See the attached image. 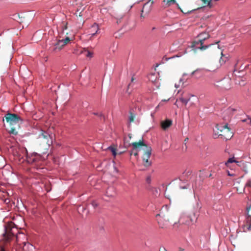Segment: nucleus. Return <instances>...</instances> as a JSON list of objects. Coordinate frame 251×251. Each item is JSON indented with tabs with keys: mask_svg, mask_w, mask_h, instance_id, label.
Returning <instances> with one entry per match:
<instances>
[{
	"mask_svg": "<svg viewBox=\"0 0 251 251\" xmlns=\"http://www.w3.org/2000/svg\"><path fill=\"white\" fill-rule=\"evenodd\" d=\"M9 133H10V134L16 135L17 134L18 132L14 128L11 127V129L9 131Z\"/></svg>",
	"mask_w": 251,
	"mask_h": 251,
	"instance_id": "a878e982",
	"label": "nucleus"
},
{
	"mask_svg": "<svg viewBox=\"0 0 251 251\" xmlns=\"http://www.w3.org/2000/svg\"><path fill=\"white\" fill-rule=\"evenodd\" d=\"M175 87L176 88H178L179 87V85L177 84H175Z\"/></svg>",
	"mask_w": 251,
	"mask_h": 251,
	"instance_id": "37998d69",
	"label": "nucleus"
},
{
	"mask_svg": "<svg viewBox=\"0 0 251 251\" xmlns=\"http://www.w3.org/2000/svg\"><path fill=\"white\" fill-rule=\"evenodd\" d=\"M226 138V140H228V139H229V138H226H226Z\"/></svg>",
	"mask_w": 251,
	"mask_h": 251,
	"instance_id": "3c124183",
	"label": "nucleus"
},
{
	"mask_svg": "<svg viewBox=\"0 0 251 251\" xmlns=\"http://www.w3.org/2000/svg\"><path fill=\"white\" fill-rule=\"evenodd\" d=\"M146 181L148 184H151V176H148L147 177Z\"/></svg>",
	"mask_w": 251,
	"mask_h": 251,
	"instance_id": "c756f323",
	"label": "nucleus"
},
{
	"mask_svg": "<svg viewBox=\"0 0 251 251\" xmlns=\"http://www.w3.org/2000/svg\"><path fill=\"white\" fill-rule=\"evenodd\" d=\"M199 71V69H197L195 71H193L192 73H191V75H194L196 72H198Z\"/></svg>",
	"mask_w": 251,
	"mask_h": 251,
	"instance_id": "f704fd0d",
	"label": "nucleus"
},
{
	"mask_svg": "<svg viewBox=\"0 0 251 251\" xmlns=\"http://www.w3.org/2000/svg\"><path fill=\"white\" fill-rule=\"evenodd\" d=\"M91 204L94 208L97 207L98 205V203L95 201H93L91 203Z\"/></svg>",
	"mask_w": 251,
	"mask_h": 251,
	"instance_id": "7c9ffc66",
	"label": "nucleus"
},
{
	"mask_svg": "<svg viewBox=\"0 0 251 251\" xmlns=\"http://www.w3.org/2000/svg\"><path fill=\"white\" fill-rule=\"evenodd\" d=\"M133 80H134L133 77H132V78H131V81H132V82H133Z\"/></svg>",
	"mask_w": 251,
	"mask_h": 251,
	"instance_id": "09e8293b",
	"label": "nucleus"
},
{
	"mask_svg": "<svg viewBox=\"0 0 251 251\" xmlns=\"http://www.w3.org/2000/svg\"><path fill=\"white\" fill-rule=\"evenodd\" d=\"M38 139L39 142L43 143L44 151L41 153L45 154L52 144V136L47 132L42 130L39 135Z\"/></svg>",
	"mask_w": 251,
	"mask_h": 251,
	"instance_id": "7ed1b4c3",
	"label": "nucleus"
},
{
	"mask_svg": "<svg viewBox=\"0 0 251 251\" xmlns=\"http://www.w3.org/2000/svg\"><path fill=\"white\" fill-rule=\"evenodd\" d=\"M219 42V41L216 42L215 43V44H218Z\"/></svg>",
	"mask_w": 251,
	"mask_h": 251,
	"instance_id": "603ef678",
	"label": "nucleus"
},
{
	"mask_svg": "<svg viewBox=\"0 0 251 251\" xmlns=\"http://www.w3.org/2000/svg\"><path fill=\"white\" fill-rule=\"evenodd\" d=\"M159 251H167L166 249L164 247H161L160 248Z\"/></svg>",
	"mask_w": 251,
	"mask_h": 251,
	"instance_id": "c9c22d12",
	"label": "nucleus"
},
{
	"mask_svg": "<svg viewBox=\"0 0 251 251\" xmlns=\"http://www.w3.org/2000/svg\"><path fill=\"white\" fill-rule=\"evenodd\" d=\"M0 251H6V250L4 248H1Z\"/></svg>",
	"mask_w": 251,
	"mask_h": 251,
	"instance_id": "79ce46f5",
	"label": "nucleus"
},
{
	"mask_svg": "<svg viewBox=\"0 0 251 251\" xmlns=\"http://www.w3.org/2000/svg\"><path fill=\"white\" fill-rule=\"evenodd\" d=\"M66 28H67V26H65V29H66Z\"/></svg>",
	"mask_w": 251,
	"mask_h": 251,
	"instance_id": "6e6d98bb",
	"label": "nucleus"
},
{
	"mask_svg": "<svg viewBox=\"0 0 251 251\" xmlns=\"http://www.w3.org/2000/svg\"><path fill=\"white\" fill-rule=\"evenodd\" d=\"M209 35L206 33H201L198 35V40H195L194 41L193 44L194 46H196L198 45L199 43L201 45V46L198 48V49L201 50H205L211 46L214 45L213 44H210L207 45H203L204 41L209 38Z\"/></svg>",
	"mask_w": 251,
	"mask_h": 251,
	"instance_id": "39448f33",
	"label": "nucleus"
},
{
	"mask_svg": "<svg viewBox=\"0 0 251 251\" xmlns=\"http://www.w3.org/2000/svg\"><path fill=\"white\" fill-rule=\"evenodd\" d=\"M156 29V28L155 26L152 27L151 28V32H153V31L155 29Z\"/></svg>",
	"mask_w": 251,
	"mask_h": 251,
	"instance_id": "4c0bfd02",
	"label": "nucleus"
},
{
	"mask_svg": "<svg viewBox=\"0 0 251 251\" xmlns=\"http://www.w3.org/2000/svg\"><path fill=\"white\" fill-rule=\"evenodd\" d=\"M172 125V121L169 119H166L161 123V127L166 130Z\"/></svg>",
	"mask_w": 251,
	"mask_h": 251,
	"instance_id": "2eb2a0df",
	"label": "nucleus"
},
{
	"mask_svg": "<svg viewBox=\"0 0 251 251\" xmlns=\"http://www.w3.org/2000/svg\"><path fill=\"white\" fill-rule=\"evenodd\" d=\"M235 162V158L233 156L231 158H229L228 160L225 162V165L227 168H229L230 171L228 169L226 170L228 176H234L235 174V171L233 169L231 168L230 164Z\"/></svg>",
	"mask_w": 251,
	"mask_h": 251,
	"instance_id": "9b49d317",
	"label": "nucleus"
},
{
	"mask_svg": "<svg viewBox=\"0 0 251 251\" xmlns=\"http://www.w3.org/2000/svg\"><path fill=\"white\" fill-rule=\"evenodd\" d=\"M182 81H183L182 78H180V79H179V82H182Z\"/></svg>",
	"mask_w": 251,
	"mask_h": 251,
	"instance_id": "49530a36",
	"label": "nucleus"
},
{
	"mask_svg": "<svg viewBox=\"0 0 251 251\" xmlns=\"http://www.w3.org/2000/svg\"><path fill=\"white\" fill-rule=\"evenodd\" d=\"M132 146L133 149L131 151L130 155L132 154L137 156L138 155V151L140 150V148L141 147H145L147 148V145L144 143L143 139L142 138L138 142H133L132 143H130L128 142V141L127 140V139L126 138L124 141V146L125 149L128 148L130 146Z\"/></svg>",
	"mask_w": 251,
	"mask_h": 251,
	"instance_id": "20e7f679",
	"label": "nucleus"
},
{
	"mask_svg": "<svg viewBox=\"0 0 251 251\" xmlns=\"http://www.w3.org/2000/svg\"><path fill=\"white\" fill-rule=\"evenodd\" d=\"M236 191L238 192V190L236 188Z\"/></svg>",
	"mask_w": 251,
	"mask_h": 251,
	"instance_id": "4d7b16f0",
	"label": "nucleus"
},
{
	"mask_svg": "<svg viewBox=\"0 0 251 251\" xmlns=\"http://www.w3.org/2000/svg\"><path fill=\"white\" fill-rule=\"evenodd\" d=\"M184 249H182V248H180L179 249V251H184Z\"/></svg>",
	"mask_w": 251,
	"mask_h": 251,
	"instance_id": "c03bdc74",
	"label": "nucleus"
},
{
	"mask_svg": "<svg viewBox=\"0 0 251 251\" xmlns=\"http://www.w3.org/2000/svg\"><path fill=\"white\" fill-rule=\"evenodd\" d=\"M123 17L122 16V17H120L119 18H118V17L116 18V20H117V22H117V23L118 24H119L121 23V20L123 19Z\"/></svg>",
	"mask_w": 251,
	"mask_h": 251,
	"instance_id": "2f4dec72",
	"label": "nucleus"
},
{
	"mask_svg": "<svg viewBox=\"0 0 251 251\" xmlns=\"http://www.w3.org/2000/svg\"><path fill=\"white\" fill-rule=\"evenodd\" d=\"M218 48L220 49L219 45L218 46Z\"/></svg>",
	"mask_w": 251,
	"mask_h": 251,
	"instance_id": "5fc2aeb1",
	"label": "nucleus"
},
{
	"mask_svg": "<svg viewBox=\"0 0 251 251\" xmlns=\"http://www.w3.org/2000/svg\"><path fill=\"white\" fill-rule=\"evenodd\" d=\"M170 212H169V206L167 205H164L161 208L160 213L156 215V217H159L157 219L158 224L160 228H167L170 223Z\"/></svg>",
	"mask_w": 251,
	"mask_h": 251,
	"instance_id": "f257e3e1",
	"label": "nucleus"
},
{
	"mask_svg": "<svg viewBox=\"0 0 251 251\" xmlns=\"http://www.w3.org/2000/svg\"><path fill=\"white\" fill-rule=\"evenodd\" d=\"M99 28L98 26V25L96 23H94L91 27V28L89 29V34L91 35L92 36H94L96 35L98 31H99Z\"/></svg>",
	"mask_w": 251,
	"mask_h": 251,
	"instance_id": "4468645a",
	"label": "nucleus"
},
{
	"mask_svg": "<svg viewBox=\"0 0 251 251\" xmlns=\"http://www.w3.org/2000/svg\"><path fill=\"white\" fill-rule=\"evenodd\" d=\"M231 79H225L223 80V87L225 89H229L230 88V84H229Z\"/></svg>",
	"mask_w": 251,
	"mask_h": 251,
	"instance_id": "6ab92c4d",
	"label": "nucleus"
},
{
	"mask_svg": "<svg viewBox=\"0 0 251 251\" xmlns=\"http://www.w3.org/2000/svg\"><path fill=\"white\" fill-rule=\"evenodd\" d=\"M164 2H165L168 6H170L176 3L175 0H164Z\"/></svg>",
	"mask_w": 251,
	"mask_h": 251,
	"instance_id": "b1692460",
	"label": "nucleus"
},
{
	"mask_svg": "<svg viewBox=\"0 0 251 251\" xmlns=\"http://www.w3.org/2000/svg\"><path fill=\"white\" fill-rule=\"evenodd\" d=\"M14 17H15V18H17V17H19V18H20V15H19V14H15V15H14Z\"/></svg>",
	"mask_w": 251,
	"mask_h": 251,
	"instance_id": "ea45409f",
	"label": "nucleus"
},
{
	"mask_svg": "<svg viewBox=\"0 0 251 251\" xmlns=\"http://www.w3.org/2000/svg\"><path fill=\"white\" fill-rule=\"evenodd\" d=\"M61 40L62 42L63 45L65 46L66 45L69 44L70 42V41L72 40V39H71L69 37H66L64 39H62Z\"/></svg>",
	"mask_w": 251,
	"mask_h": 251,
	"instance_id": "412c9836",
	"label": "nucleus"
},
{
	"mask_svg": "<svg viewBox=\"0 0 251 251\" xmlns=\"http://www.w3.org/2000/svg\"><path fill=\"white\" fill-rule=\"evenodd\" d=\"M143 9H142V13H141V16H140V17L141 18H145V16L143 15Z\"/></svg>",
	"mask_w": 251,
	"mask_h": 251,
	"instance_id": "e433bc0d",
	"label": "nucleus"
},
{
	"mask_svg": "<svg viewBox=\"0 0 251 251\" xmlns=\"http://www.w3.org/2000/svg\"><path fill=\"white\" fill-rule=\"evenodd\" d=\"M82 53L85 54V55L88 58H92L93 55V53L89 50H88L87 49L84 48L83 50L82 51Z\"/></svg>",
	"mask_w": 251,
	"mask_h": 251,
	"instance_id": "aec40b11",
	"label": "nucleus"
},
{
	"mask_svg": "<svg viewBox=\"0 0 251 251\" xmlns=\"http://www.w3.org/2000/svg\"><path fill=\"white\" fill-rule=\"evenodd\" d=\"M179 187L181 189H187L189 188V185L188 184L183 185V184H180Z\"/></svg>",
	"mask_w": 251,
	"mask_h": 251,
	"instance_id": "cd10ccee",
	"label": "nucleus"
},
{
	"mask_svg": "<svg viewBox=\"0 0 251 251\" xmlns=\"http://www.w3.org/2000/svg\"><path fill=\"white\" fill-rule=\"evenodd\" d=\"M221 54L222 55V56L221 57V58L220 59L219 62L220 63V65H222L226 62V60H225V58H223L224 55L223 53V51H221Z\"/></svg>",
	"mask_w": 251,
	"mask_h": 251,
	"instance_id": "393cba45",
	"label": "nucleus"
},
{
	"mask_svg": "<svg viewBox=\"0 0 251 251\" xmlns=\"http://www.w3.org/2000/svg\"><path fill=\"white\" fill-rule=\"evenodd\" d=\"M116 195L115 189L113 187H109L106 191V195L108 197H114Z\"/></svg>",
	"mask_w": 251,
	"mask_h": 251,
	"instance_id": "dca6fc26",
	"label": "nucleus"
},
{
	"mask_svg": "<svg viewBox=\"0 0 251 251\" xmlns=\"http://www.w3.org/2000/svg\"><path fill=\"white\" fill-rule=\"evenodd\" d=\"M179 100H180V101L181 102H182L183 103H184L186 105L188 103V102L189 101L190 98L186 99V98H184L181 97V98H179Z\"/></svg>",
	"mask_w": 251,
	"mask_h": 251,
	"instance_id": "5701e85b",
	"label": "nucleus"
},
{
	"mask_svg": "<svg viewBox=\"0 0 251 251\" xmlns=\"http://www.w3.org/2000/svg\"><path fill=\"white\" fill-rule=\"evenodd\" d=\"M107 149L110 150L112 153V155L114 156H116V154H117V152H116V149H115L114 148L111 147V146H109L107 148Z\"/></svg>",
	"mask_w": 251,
	"mask_h": 251,
	"instance_id": "4be33fe9",
	"label": "nucleus"
},
{
	"mask_svg": "<svg viewBox=\"0 0 251 251\" xmlns=\"http://www.w3.org/2000/svg\"><path fill=\"white\" fill-rule=\"evenodd\" d=\"M147 151H145L143 156V160L144 161V165L145 167H148L151 165V161H149L151 153V147L146 148Z\"/></svg>",
	"mask_w": 251,
	"mask_h": 251,
	"instance_id": "1a4fd4ad",
	"label": "nucleus"
},
{
	"mask_svg": "<svg viewBox=\"0 0 251 251\" xmlns=\"http://www.w3.org/2000/svg\"><path fill=\"white\" fill-rule=\"evenodd\" d=\"M243 231L246 232L251 230V216L248 215L246 218L245 223L242 225Z\"/></svg>",
	"mask_w": 251,
	"mask_h": 251,
	"instance_id": "ddd939ff",
	"label": "nucleus"
},
{
	"mask_svg": "<svg viewBox=\"0 0 251 251\" xmlns=\"http://www.w3.org/2000/svg\"><path fill=\"white\" fill-rule=\"evenodd\" d=\"M197 219V217L195 213L192 215L184 214L180 216L178 222L181 224L190 225L196 222Z\"/></svg>",
	"mask_w": 251,
	"mask_h": 251,
	"instance_id": "0eeeda50",
	"label": "nucleus"
},
{
	"mask_svg": "<svg viewBox=\"0 0 251 251\" xmlns=\"http://www.w3.org/2000/svg\"><path fill=\"white\" fill-rule=\"evenodd\" d=\"M64 46L61 40H58L56 42L52 43L50 50L52 52H57L60 50Z\"/></svg>",
	"mask_w": 251,
	"mask_h": 251,
	"instance_id": "f8f14e48",
	"label": "nucleus"
},
{
	"mask_svg": "<svg viewBox=\"0 0 251 251\" xmlns=\"http://www.w3.org/2000/svg\"><path fill=\"white\" fill-rule=\"evenodd\" d=\"M93 114L100 117V119H104V116L101 113H99L97 112H94Z\"/></svg>",
	"mask_w": 251,
	"mask_h": 251,
	"instance_id": "c85d7f7f",
	"label": "nucleus"
},
{
	"mask_svg": "<svg viewBox=\"0 0 251 251\" xmlns=\"http://www.w3.org/2000/svg\"><path fill=\"white\" fill-rule=\"evenodd\" d=\"M20 152H18L19 157L23 158L24 156H25V159L29 163H34L37 162L41 157L40 154L37 152H33L31 156H29L27 149L25 147H21L19 149Z\"/></svg>",
	"mask_w": 251,
	"mask_h": 251,
	"instance_id": "f03ea898",
	"label": "nucleus"
},
{
	"mask_svg": "<svg viewBox=\"0 0 251 251\" xmlns=\"http://www.w3.org/2000/svg\"><path fill=\"white\" fill-rule=\"evenodd\" d=\"M147 3H146V4H144V7H143V8H144V7L147 5Z\"/></svg>",
	"mask_w": 251,
	"mask_h": 251,
	"instance_id": "8fccbe9b",
	"label": "nucleus"
},
{
	"mask_svg": "<svg viewBox=\"0 0 251 251\" xmlns=\"http://www.w3.org/2000/svg\"><path fill=\"white\" fill-rule=\"evenodd\" d=\"M129 116L128 119V125L130 126V124L134 122L136 114L133 113L130 110L129 112Z\"/></svg>",
	"mask_w": 251,
	"mask_h": 251,
	"instance_id": "f3484780",
	"label": "nucleus"
},
{
	"mask_svg": "<svg viewBox=\"0 0 251 251\" xmlns=\"http://www.w3.org/2000/svg\"><path fill=\"white\" fill-rule=\"evenodd\" d=\"M187 51L185 50L183 53H182L181 52L178 53L177 54L174 55L173 57H171L172 58H174L175 57H181L183 54L186 53Z\"/></svg>",
	"mask_w": 251,
	"mask_h": 251,
	"instance_id": "bb28decb",
	"label": "nucleus"
},
{
	"mask_svg": "<svg viewBox=\"0 0 251 251\" xmlns=\"http://www.w3.org/2000/svg\"><path fill=\"white\" fill-rule=\"evenodd\" d=\"M125 151H119L118 153L120 154H121L123 153H124V152H125Z\"/></svg>",
	"mask_w": 251,
	"mask_h": 251,
	"instance_id": "a19ab883",
	"label": "nucleus"
},
{
	"mask_svg": "<svg viewBox=\"0 0 251 251\" xmlns=\"http://www.w3.org/2000/svg\"><path fill=\"white\" fill-rule=\"evenodd\" d=\"M128 137L129 139H127V140L129 141V140H130L131 137H132L131 134H128ZM125 138H126V137L124 138V139ZM126 138L127 139V137H126Z\"/></svg>",
	"mask_w": 251,
	"mask_h": 251,
	"instance_id": "72a5a7b5",
	"label": "nucleus"
},
{
	"mask_svg": "<svg viewBox=\"0 0 251 251\" xmlns=\"http://www.w3.org/2000/svg\"><path fill=\"white\" fill-rule=\"evenodd\" d=\"M114 169H115V171L118 172V170L116 167H114Z\"/></svg>",
	"mask_w": 251,
	"mask_h": 251,
	"instance_id": "de8ad7c7",
	"label": "nucleus"
},
{
	"mask_svg": "<svg viewBox=\"0 0 251 251\" xmlns=\"http://www.w3.org/2000/svg\"><path fill=\"white\" fill-rule=\"evenodd\" d=\"M250 124H251V119L250 120Z\"/></svg>",
	"mask_w": 251,
	"mask_h": 251,
	"instance_id": "864d4df0",
	"label": "nucleus"
},
{
	"mask_svg": "<svg viewBox=\"0 0 251 251\" xmlns=\"http://www.w3.org/2000/svg\"><path fill=\"white\" fill-rule=\"evenodd\" d=\"M242 83H241L240 82H239V84L240 85H241H241H244V81H243V80H242Z\"/></svg>",
	"mask_w": 251,
	"mask_h": 251,
	"instance_id": "58836bf2",
	"label": "nucleus"
},
{
	"mask_svg": "<svg viewBox=\"0 0 251 251\" xmlns=\"http://www.w3.org/2000/svg\"><path fill=\"white\" fill-rule=\"evenodd\" d=\"M235 72V65L234 66V68L233 70V72L234 73Z\"/></svg>",
	"mask_w": 251,
	"mask_h": 251,
	"instance_id": "a18cd8bd",
	"label": "nucleus"
},
{
	"mask_svg": "<svg viewBox=\"0 0 251 251\" xmlns=\"http://www.w3.org/2000/svg\"><path fill=\"white\" fill-rule=\"evenodd\" d=\"M228 124L226 123L225 124V125H219L217 124L215 128L214 129V137L215 138H217V136H223V135L222 134L219 133L217 131L219 130L220 132H222L223 130H226V131H229V128L227 127Z\"/></svg>",
	"mask_w": 251,
	"mask_h": 251,
	"instance_id": "9d476101",
	"label": "nucleus"
},
{
	"mask_svg": "<svg viewBox=\"0 0 251 251\" xmlns=\"http://www.w3.org/2000/svg\"><path fill=\"white\" fill-rule=\"evenodd\" d=\"M19 233L18 229L15 227H11L9 230L5 227V233L3 234V236L6 242H8L13 238H17V234Z\"/></svg>",
	"mask_w": 251,
	"mask_h": 251,
	"instance_id": "6e6552de",
	"label": "nucleus"
},
{
	"mask_svg": "<svg viewBox=\"0 0 251 251\" xmlns=\"http://www.w3.org/2000/svg\"><path fill=\"white\" fill-rule=\"evenodd\" d=\"M24 250H27V251H33L34 249L33 246L29 243L24 242Z\"/></svg>",
	"mask_w": 251,
	"mask_h": 251,
	"instance_id": "a211bd4d",
	"label": "nucleus"
},
{
	"mask_svg": "<svg viewBox=\"0 0 251 251\" xmlns=\"http://www.w3.org/2000/svg\"><path fill=\"white\" fill-rule=\"evenodd\" d=\"M5 120L10 126H14L20 122L22 123L23 120L17 114L8 113L5 114Z\"/></svg>",
	"mask_w": 251,
	"mask_h": 251,
	"instance_id": "423d86ee",
	"label": "nucleus"
},
{
	"mask_svg": "<svg viewBox=\"0 0 251 251\" xmlns=\"http://www.w3.org/2000/svg\"><path fill=\"white\" fill-rule=\"evenodd\" d=\"M188 138H185V139L184 141V142L185 146V147H186V148H186V149H187V147H186V143H187V142H188Z\"/></svg>",
	"mask_w": 251,
	"mask_h": 251,
	"instance_id": "473e14b6",
	"label": "nucleus"
}]
</instances>
